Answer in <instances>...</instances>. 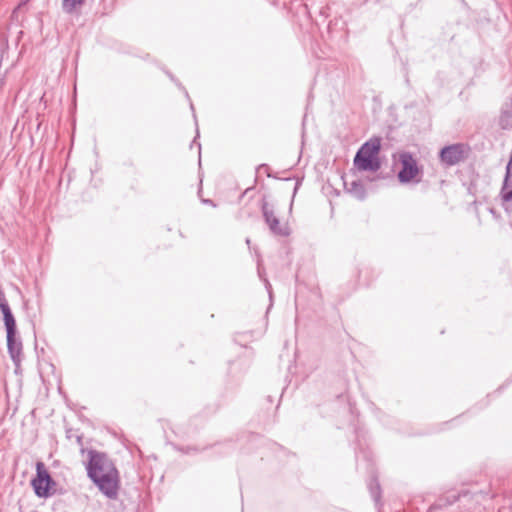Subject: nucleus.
<instances>
[{
    "label": "nucleus",
    "mask_w": 512,
    "mask_h": 512,
    "mask_svg": "<svg viewBox=\"0 0 512 512\" xmlns=\"http://www.w3.org/2000/svg\"><path fill=\"white\" fill-rule=\"evenodd\" d=\"M87 473L106 496L113 498L117 495L119 488L118 471L106 454L93 450L89 451Z\"/></svg>",
    "instance_id": "nucleus-1"
},
{
    "label": "nucleus",
    "mask_w": 512,
    "mask_h": 512,
    "mask_svg": "<svg viewBox=\"0 0 512 512\" xmlns=\"http://www.w3.org/2000/svg\"><path fill=\"white\" fill-rule=\"evenodd\" d=\"M381 148L380 138L374 137L364 143L354 158V165L360 171L376 172L381 164L379 152Z\"/></svg>",
    "instance_id": "nucleus-2"
},
{
    "label": "nucleus",
    "mask_w": 512,
    "mask_h": 512,
    "mask_svg": "<svg viewBox=\"0 0 512 512\" xmlns=\"http://www.w3.org/2000/svg\"><path fill=\"white\" fill-rule=\"evenodd\" d=\"M400 169L398 171V180L402 184L418 183L421 181L423 170L418 165V161L409 152L399 154Z\"/></svg>",
    "instance_id": "nucleus-3"
},
{
    "label": "nucleus",
    "mask_w": 512,
    "mask_h": 512,
    "mask_svg": "<svg viewBox=\"0 0 512 512\" xmlns=\"http://www.w3.org/2000/svg\"><path fill=\"white\" fill-rule=\"evenodd\" d=\"M36 472V477L31 482L35 494L39 497H48L55 483L43 462L36 463Z\"/></svg>",
    "instance_id": "nucleus-4"
},
{
    "label": "nucleus",
    "mask_w": 512,
    "mask_h": 512,
    "mask_svg": "<svg viewBox=\"0 0 512 512\" xmlns=\"http://www.w3.org/2000/svg\"><path fill=\"white\" fill-rule=\"evenodd\" d=\"M467 148L463 144H453L440 151V160L443 164L453 166L467 157Z\"/></svg>",
    "instance_id": "nucleus-5"
},
{
    "label": "nucleus",
    "mask_w": 512,
    "mask_h": 512,
    "mask_svg": "<svg viewBox=\"0 0 512 512\" xmlns=\"http://www.w3.org/2000/svg\"><path fill=\"white\" fill-rule=\"evenodd\" d=\"M263 214L270 230L277 235L285 236L289 234L288 226L281 224L274 211L269 209L267 204L263 205Z\"/></svg>",
    "instance_id": "nucleus-6"
},
{
    "label": "nucleus",
    "mask_w": 512,
    "mask_h": 512,
    "mask_svg": "<svg viewBox=\"0 0 512 512\" xmlns=\"http://www.w3.org/2000/svg\"><path fill=\"white\" fill-rule=\"evenodd\" d=\"M7 346L12 360L18 364L21 360L22 344L16 340L15 334H7Z\"/></svg>",
    "instance_id": "nucleus-7"
},
{
    "label": "nucleus",
    "mask_w": 512,
    "mask_h": 512,
    "mask_svg": "<svg viewBox=\"0 0 512 512\" xmlns=\"http://www.w3.org/2000/svg\"><path fill=\"white\" fill-rule=\"evenodd\" d=\"M0 310L3 313L7 334H16V322L9 305H4V307L0 308Z\"/></svg>",
    "instance_id": "nucleus-8"
},
{
    "label": "nucleus",
    "mask_w": 512,
    "mask_h": 512,
    "mask_svg": "<svg viewBox=\"0 0 512 512\" xmlns=\"http://www.w3.org/2000/svg\"><path fill=\"white\" fill-rule=\"evenodd\" d=\"M84 0H63L62 8L67 13H72L77 6L82 5Z\"/></svg>",
    "instance_id": "nucleus-9"
},
{
    "label": "nucleus",
    "mask_w": 512,
    "mask_h": 512,
    "mask_svg": "<svg viewBox=\"0 0 512 512\" xmlns=\"http://www.w3.org/2000/svg\"><path fill=\"white\" fill-rule=\"evenodd\" d=\"M4 305H8L7 300L5 298L4 292L0 291V308L4 307Z\"/></svg>",
    "instance_id": "nucleus-10"
}]
</instances>
